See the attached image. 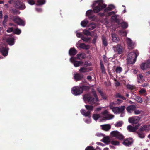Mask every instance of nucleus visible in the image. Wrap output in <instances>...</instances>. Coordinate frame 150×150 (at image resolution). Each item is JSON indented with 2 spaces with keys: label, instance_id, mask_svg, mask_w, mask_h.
Listing matches in <instances>:
<instances>
[{
  "label": "nucleus",
  "instance_id": "f3484780",
  "mask_svg": "<svg viewBox=\"0 0 150 150\" xmlns=\"http://www.w3.org/2000/svg\"><path fill=\"white\" fill-rule=\"evenodd\" d=\"M139 127V125H137L135 127H132L131 125H129L127 127V130L130 132H134Z\"/></svg>",
  "mask_w": 150,
  "mask_h": 150
},
{
  "label": "nucleus",
  "instance_id": "4468645a",
  "mask_svg": "<svg viewBox=\"0 0 150 150\" xmlns=\"http://www.w3.org/2000/svg\"><path fill=\"white\" fill-rule=\"evenodd\" d=\"M77 47H79L84 49H88L90 46L89 45H86L83 43H80L79 42L76 44Z\"/></svg>",
  "mask_w": 150,
  "mask_h": 150
},
{
  "label": "nucleus",
  "instance_id": "9b49d317",
  "mask_svg": "<svg viewBox=\"0 0 150 150\" xmlns=\"http://www.w3.org/2000/svg\"><path fill=\"white\" fill-rule=\"evenodd\" d=\"M15 6L17 8H19L21 10L24 9L25 8V5L21 3L19 0H17L15 4Z\"/></svg>",
  "mask_w": 150,
  "mask_h": 150
},
{
  "label": "nucleus",
  "instance_id": "ea45409f",
  "mask_svg": "<svg viewBox=\"0 0 150 150\" xmlns=\"http://www.w3.org/2000/svg\"><path fill=\"white\" fill-rule=\"evenodd\" d=\"M100 66H101V69L102 70V72L103 74H105V70L104 68V67L101 62H100Z\"/></svg>",
  "mask_w": 150,
  "mask_h": 150
},
{
  "label": "nucleus",
  "instance_id": "7ed1b4c3",
  "mask_svg": "<svg viewBox=\"0 0 150 150\" xmlns=\"http://www.w3.org/2000/svg\"><path fill=\"white\" fill-rule=\"evenodd\" d=\"M139 54L137 52H133L130 53L127 56V61L128 64H133L136 61V59Z\"/></svg>",
  "mask_w": 150,
  "mask_h": 150
},
{
  "label": "nucleus",
  "instance_id": "0eeeda50",
  "mask_svg": "<svg viewBox=\"0 0 150 150\" xmlns=\"http://www.w3.org/2000/svg\"><path fill=\"white\" fill-rule=\"evenodd\" d=\"M11 19L15 23L18 25H24L25 23L24 21L21 19L18 16H14L11 18Z\"/></svg>",
  "mask_w": 150,
  "mask_h": 150
},
{
  "label": "nucleus",
  "instance_id": "69168bd1",
  "mask_svg": "<svg viewBox=\"0 0 150 150\" xmlns=\"http://www.w3.org/2000/svg\"><path fill=\"white\" fill-rule=\"evenodd\" d=\"M76 36L78 37H81L82 36L81 33H76Z\"/></svg>",
  "mask_w": 150,
  "mask_h": 150
},
{
  "label": "nucleus",
  "instance_id": "a18cd8bd",
  "mask_svg": "<svg viewBox=\"0 0 150 150\" xmlns=\"http://www.w3.org/2000/svg\"><path fill=\"white\" fill-rule=\"evenodd\" d=\"M122 68L120 67H117L116 69V71L117 73H119L122 71Z\"/></svg>",
  "mask_w": 150,
  "mask_h": 150
},
{
  "label": "nucleus",
  "instance_id": "473e14b6",
  "mask_svg": "<svg viewBox=\"0 0 150 150\" xmlns=\"http://www.w3.org/2000/svg\"><path fill=\"white\" fill-rule=\"evenodd\" d=\"M88 27L89 30H92L96 27V25L93 23H91L88 25Z\"/></svg>",
  "mask_w": 150,
  "mask_h": 150
},
{
  "label": "nucleus",
  "instance_id": "f704fd0d",
  "mask_svg": "<svg viewBox=\"0 0 150 150\" xmlns=\"http://www.w3.org/2000/svg\"><path fill=\"white\" fill-rule=\"evenodd\" d=\"M100 117L99 114H94L93 116V119L95 120H97Z\"/></svg>",
  "mask_w": 150,
  "mask_h": 150
},
{
  "label": "nucleus",
  "instance_id": "e433bc0d",
  "mask_svg": "<svg viewBox=\"0 0 150 150\" xmlns=\"http://www.w3.org/2000/svg\"><path fill=\"white\" fill-rule=\"evenodd\" d=\"M77 58L79 59H83L84 57V55L83 53L78 54L77 55Z\"/></svg>",
  "mask_w": 150,
  "mask_h": 150
},
{
  "label": "nucleus",
  "instance_id": "6e6d98bb",
  "mask_svg": "<svg viewBox=\"0 0 150 150\" xmlns=\"http://www.w3.org/2000/svg\"><path fill=\"white\" fill-rule=\"evenodd\" d=\"M141 111H139L137 110H135L134 111V114L136 115L139 114L141 113Z\"/></svg>",
  "mask_w": 150,
  "mask_h": 150
},
{
  "label": "nucleus",
  "instance_id": "1a4fd4ad",
  "mask_svg": "<svg viewBox=\"0 0 150 150\" xmlns=\"http://www.w3.org/2000/svg\"><path fill=\"white\" fill-rule=\"evenodd\" d=\"M141 69L143 70H146L150 68V59L147 60L146 62L143 63L140 66Z\"/></svg>",
  "mask_w": 150,
  "mask_h": 150
},
{
  "label": "nucleus",
  "instance_id": "4c0bfd02",
  "mask_svg": "<svg viewBox=\"0 0 150 150\" xmlns=\"http://www.w3.org/2000/svg\"><path fill=\"white\" fill-rule=\"evenodd\" d=\"M114 117V116L112 114H108L106 115V119L110 120L113 118Z\"/></svg>",
  "mask_w": 150,
  "mask_h": 150
},
{
  "label": "nucleus",
  "instance_id": "13d9d810",
  "mask_svg": "<svg viewBox=\"0 0 150 150\" xmlns=\"http://www.w3.org/2000/svg\"><path fill=\"white\" fill-rule=\"evenodd\" d=\"M85 150H95L92 147L88 146L85 149Z\"/></svg>",
  "mask_w": 150,
  "mask_h": 150
},
{
  "label": "nucleus",
  "instance_id": "58836bf2",
  "mask_svg": "<svg viewBox=\"0 0 150 150\" xmlns=\"http://www.w3.org/2000/svg\"><path fill=\"white\" fill-rule=\"evenodd\" d=\"M121 26L123 28H126L128 27L127 24L125 22L121 23Z\"/></svg>",
  "mask_w": 150,
  "mask_h": 150
},
{
  "label": "nucleus",
  "instance_id": "cd10ccee",
  "mask_svg": "<svg viewBox=\"0 0 150 150\" xmlns=\"http://www.w3.org/2000/svg\"><path fill=\"white\" fill-rule=\"evenodd\" d=\"M119 16L117 15H115L112 16V20L115 21L117 23H119L120 21L119 20Z\"/></svg>",
  "mask_w": 150,
  "mask_h": 150
},
{
  "label": "nucleus",
  "instance_id": "f257e3e1",
  "mask_svg": "<svg viewBox=\"0 0 150 150\" xmlns=\"http://www.w3.org/2000/svg\"><path fill=\"white\" fill-rule=\"evenodd\" d=\"M93 93L94 97L90 94H86L83 96L84 100L85 103L87 102L90 104H95V105H99V100L95 92L93 91Z\"/></svg>",
  "mask_w": 150,
  "mask_h": 150
},
{
  "label": "nucleus",
  "instance_id": "ddd939ff",
  "mask_svg": "<svg viewBox=\"0 0 150 150\" xmlns=\"http://www.w3.org/2000/svg\"><path fill=\"white\" fill-rule=\"evenodd\" d=\"M113 49L115 52H117L119 54H120L122 51V47L119 45L114 46Z\"/></svg>",
  "mask_w": 150,
  "mask_h": 150
},
{
  "label": "nucleus",
  "instance_id": "338daca9",
  "mask_svg": "<svg viewBox=\"0 0 150 150\" xmlns=\"http://www.w3.org/2000/svg\"><path fill=\"white\" fill-rule=\"evenodd\" d=\"M70 61L71 62L74 63V62L75 61V59L73 57H71L70 59Z\"/></svg>",
  "mask_w": 150,
  "mask_h": 150
},
{
  "label": "nucleus",
  "instance_id": "f8f14e48",
  "mask_svg": "<svg viewBox=\"0 0 150 150\" xmlns=\"http://www.w3.org/2000/svg\"><path fill=\"white\" fill-rule=\"evenodd\" d=\"M113 49L115 52H117L119 54H120L122 51V47L119 45L114 46Z\"/></svg>",
  "mask_w": 150,
  "mask_h": 150
},
{
  "label": "nucleus",
  "instance_id": "de8ad7c7",
  "mask_svg": "<svg viewBox=\"0 0 150 150\" xmlns=\"http://www.w3.org/2000/svg\"><path fill=\"white\" fill-rule=\"evenodd\" d=\"M45 2V0H38V3L39 5H41L44 4Z\"/></svg>",
  "mask_w": 150,
  "mask_h": 150
},
{
  "label": "nucleus",
  "instance_id": "7c9ffc66",
  "mask_svg": "<svg viewBox=\"0 0 150 150\" xmlns=\"http://www.w3.org/2000/svg\"><path fill=\"white\" fill-rule=\"evenodd\" d=\"M82 62L81 61H75L74 62V65L75 67H77L82 65Z\"/></svg>",
  "mask_w": 150,
  "mask_h": 150
},
{
  "label": "nucleus",
  "instance_id": "052dcab7",
  "mask_svg": "<svg viewBox=\"0 0 150 150\" xmlns=\"http://www.w3.org/2000/svg\"><path fill=\"white\" fill-rule=\"evenodd\" d=\"M114 104H115V103L113 102L111 103H110V105H109L110 109H112V108H113L114 107L113 106L114 105Z\"/></svg>",
  "mask_w": 150,
  "mask_h": 150
},
{
  "label": "nucleus",
  "instance_id": "09e8293b",
  "mask_svg": "<svg viewBox=\"0 0 150 150\" xmlns=\"http://www.w3.org/2000/svg\"><path fill=\"white\" fill-rule=\"evenodd\" d=\"M83 32L85 35H86L88 36L90 35V33L87 30H84L83 31Z\"/></svg>",
  "mask_w": 150,
  "mask_h": 150
},
{
  "label": "nucleus",
  "instance_id": "bb28decb",
  "mask_svg": "<svg viewBox=\"0 0 150 150\" xmlns=\"http://www.w3.org/2000/svg\"><path fill=\"white\" fill-rule=\"evenodd\" d=\"M102 141L105 143L108 144V143L110 142V141L109 137H103V138Z\"/></svg>",
  "mask_w": 150,
  "mask_h": 150
},
{
  "label": "nucleus",
  "instance_id": "79ce46f5",
  "mask_svg": "<svg viewBox=\"0 0 150 150\" xmlns=\"http://www.w3.org/2000/svg\"><path fill=\"white\" fill-rule=\"evenodd\" d=\"M138 82L139 83H141V82L140 81H139V79L142 80V81H143L144 80L143 76L141 74H139L138 76Z\"/></svg>",
  "mask_w": 150,
  "mask_h": 150
},
{
  "label": "nucleus",
  "instance_id": "a19ab883",
  "mask_svg": "<svg viewBox=\"0 0 150 150\" xmlns=\"http://www.w3.org/2000/svg\"><path fill=\"white\" fill-rule=\"evenodd\" d=\"M102 40L103 44L105 46H106L107 45V42L106 41V40L105 37H103L102 38Z\"/></svg>",
  "mask_w": 150,
  "mask_h": 150
},
{
  "label": "nucleus",
  "instance_id": "c03bdc74",
  "mask_svg": "<svg viewBox=\"0 0 150 150\" xmlns=\"http://www.w3.org/2000/svg\"><path fill=\"white\" fill-rule=\"evenodd\" d=\"M81 38L83 41L86 42H88L90 39V38H86L83 36H82Z\"/></svg>",
  "mask_w": 150,
  "mask_h": 150
},
{
  "label": "nucleus",
  "instance_id": "49530a36",
  "mask_svg": "<svg viewBox=\"0 0 150 150\" xmlns=\"http://www.w3.org/2000/svg\"><path fill=\"white\" fill-rule=\"evenodd\" d=\"M111 144L114 145H118L119 144V142L117 141H112L111 142Z\"/></svg>",
  "mask_w": 150,
  "mask_h": 150
},
{
  "label": "nucleus",
  "instance_id": "6e6552de",
  "mask_svg": "<svg viewBox=\"0 0 150 150\" xmlns=\"http://www.w3.org/2000/svg\"><path fill=\"white\" fill-rule=\"evenodd\" d=\"M110 134L112 137H115L117 138L120 139H122L124 138L123 136L117 131L112 132L110 133Z\"/></svg>",
  "mask_w": 150,
  "mask_h": 150
},
{
  "label": "nucleus",
  "instance_id": "37998d69",
  "mask_svg": "<svg viewBox=\"0 0 150 150\" xmlns=\"http://www.w3.org/2000/svg\"><path fill=\"white\" fill-rule=\"evenodd\" d=\"M135 100H136V101L139 103H141L142 101V99L138 96H136L135 97Z\"/></svg>",
  "mask_w": 150,
  "mask_h": 150
},
{
  "label": "nucleus",
  "instance_id": "f03ea898",
  "mask_svg": "<svg viewBox=\"0 0 150 150\" xmlns=\"http://www.w3.org/2000/svg\"><path fill=\"white\" fill-rule=\"evenodd\" d=\"M93 6H96L93 9L94 12L97 13L105 8L106 6V5L103 3L102 0H98L93 2Z\"/></svg>",
  "mask_w": 150,
  "mask_h": 150
},
{
  "label": "nucleus",
  "instance_id": "4be33fe9",
  "mask_svg": "<svg viewBox=\"0 0 150 150\" xmlns=\"http://www.w3.org/2000/svg\"><path fill=\"white\" fill-rule=\"evenodd\" d=\"M135 108L136 107L135 106L131 105L127 107L126 110L128 112L131 113Z\"/></svg>",
  "mask_w": 150,
  "mask_h": 150
},
{
  "label": "nucleus",
  "instance_id": "a211bd4d",
  "mask_svg": "<svg viewBox=\"0 0 150 150\" xmlns=\"http://www.w3.org/2000/svg\"><path fill=\"white\" fill-rule=\"evenodd\" d=\"M83 77V75L82 74H79L76 73L74 74V78L76 81L81 80Z\"/></svg>",
  "mask_w": 150,
  "mask_h": 150
},
{
  "label": "nucleus",
  "instance_id": "c85d7f7f",
  "mask_svg": "<svg viewBox=\"0 0 150 150\" xmlns=\"http://www.w3.org/2000/svg\"><path fill=\"white\" fill-rule=\"evenodd\" d=\"M114 8L115 7L114 5H109L108 7L105 8V12H107L108 11H110L114 9Z\"/></svg>",
  "mask_w": 150,
  "mask_h": 150
},
{
  "label": "nucleus",
  "instance_id": "20e7f679",
  "mask_svg": "<svg viewBox=\"0 0 150 150\" xmlns=\"http://www.w3.org/2000/svg\"><path fill=\"white\" fill-rule=\"evenodd\" d=\"M86 108L88 110L87 111L83 109H82L81 110V113L84 116L86 117H88L90 118L91 116L90 114L91 112L93 111V106L92 105H85Z\"/></svg>",
  "mask_w": 150,
  "mask_h": 150
},
{
  "label": "nucleus",
  "instance_id": "72a5a7b5",
  "mask_svg": "<svg viewBox=\"0 0 150 150\" xmlns=\"http://www.w3.org/2000/svg\"><path fill=\"white\" fill-rule=\"evenodd\" d=\"M13 33L19 35L21 33V30L18 28L14 29L13 31Z\"/></svg>",
  "mask_w": 150,
  "mask_h": 150
},
{
  "label": "nucleus",
  "instance_id": "423d86ee",
  "mask_svg": "<svg viewBox=\"0 0 150 150\" xmlns=\"http://www.w3.org/2000/svg\"><path fill=\"white\" fill-rule=\"evenodd\" d=\"M125 108V106H123L119 107H114L112 109L113 112L115 114L122 113H123V112Z\"/></svg>",
  "mask_w": 150,
  "mask_h": 150
},
{
  "label": "nucleus",
  "instance_id": "680f3d73",
  "mask_svg": "<svg viewBox=\"0 0 150 150\" xmlns=\"http://www.w3.org/2000/svg\"><path fill=\"white\" fill-rule=\"evenodd\" d=\"M139 137L141 138H144L145 137V135L142 133H140L139 134Z\"/></svg>",
  "mask_w": 150,
  "mask_h": 150
},
{
  "label": "nucleus",
  "instance_id": "39448f33",
  "mask_svg": "<svg viewBox=\"0 0 150 150\" xmlns=\"http://www.w3.org/2000/svg\"><path fill=\"white\" fill-rule=\"evenodd\" d=\"M86 87V86H84L81 87H74L71 90V93L73 94L76 96L80 95L82 93L83 90Z\"/></svg>",
  "mask_w": 150,
  "mask_h": 150
},
{
  "label": "nucleus",
  "instance_id": "b1692460",
  "mask_svg": "<svg viewBox=\"0 0 150 150\" xmlns=\"http://www.w3.org/2000/svg\"><path fill=\"white\" fill-rule=\"evenodd\" d=\"M140 131H149L150 130V126L149 125H144L140 129Z\"/></svg>",
  "mask_w": 150,
  "mask_h": 150
},
{
  "label": "nucleus",
  "instance_id": "6ab92c4d",
  "mask_svg": "<svg viewBox=\"0 0 150 150\" xmlns=\"http://www.w3.org/2000/svg\"><path fill=\"white\" fill-rule=\"evenodd\" d=\"M133 143V140L132 138H128L125 140L123 142L124 145L126 146H129L131 145Z\"/></svg>",
  "mask_w": 150,
  "mask_h": 150
},
{
  "label": "nucleus",
  "instance_id": "603ef678",
  "mask_svg": "<svg viewBox=\"0 0 150 150\" xmlns=\"http://www.w3.org/2000/svg\"><path fill=\"white\" fill-rule=\"evenodd\" d=\"M127 88L129 89H132L134 88V86L132 85L129 84L127 86Z\"/></svg>",
  "mask_w": 150,
  "mask_h": 150
},
{
  "label": "nucleus",
  "instance_id": "412c9836",
  "mask_svg": "<svg viewBox=\"0 0 150 150\" xmlns=\"http://www.w3.org/2000/svg\"><path fill=\"white\" fill-rule=\"evenodd\" d=\"M14 40L13 37L10 36L7 38V41L9 45H12L14 44Z\"/></svg>",
  "mask_w": 150,
  "mask_h": 150
},
{
  "label": "nucleus",
  "instance_id": "393cba45",
  "mask_svg": "<svg viewBox=\"0 0 150 150\" xmlns=\"http://www.w3.org/2000/svg\"><path fill=\"white\" fill-rule=\"evenodd\" d=\"M77 53L76 50L74 48H71L70 49L69 53L70 55H74Z\"/></svg>",
  "mask_w": 150,
  "mask_h": 150
},
{
  "label": "nucleus",
  "instance_id": "aec40b11",
  "mask_svg": "<svg viewBox=\"0 0 150 150\" xmlns=\"http://www.w3.org/2000/svg\"><path fill=\"white\" fill-rule=\"evenodd\" d=\"M102 129L105 131H108L111 128V126L110 124H106L101 125Z\"/></svg>",
  "mask_w": 150,
  "mask_h": 150
},
{
  "label": "nucleus",
  "instance_id": "864d4df0",
  "mask_svg": "<svg viewBox=\"0 0 150 150\" xmlns=\"http://www.w3.org/2000/svg\"><path fill=\"white\" fill-rule=\"evenodd\" d=\"M28 2L29 4L31 5H33L35 4V2L33 0H28Z\"/></svg>",
  "mask_w": 150,
  "mask_h": 150
},
{
  "label": "nucleus",
  "instance_id": "5fc2aeb1",
  "mask_svg": "<svg viewBox=\"0 0 150 150\" xmlns=\"http://www.w3.org/2000/svg\"><path fill=\"white\" fill-rule=\"evenodd\" d=\"M14 29L12 27L9 28L7 30V31L8 33H10L11 32H13Z\"/></svg>",
  "mask_w": 150,
  "mask_h": 150
},
{
  "label": "nucleus",
  "instance_id": "e2e57ef3",
  "mask_svg": "<svg viewBox=\"0 0 150 150\" xmlns=\"http://www.w3.org/2000/svg\"><path fill=\"white\" fill-rule=\"evenodd\" d=\"M100 92V94H101V96L102 97V98L103 99H106L107 98V97L106 96L104 95L103 94V93H102L101 92Z\"/></svg>",
  "mask_w": 150,
  "mask_h": 150
},
{
  "label": "nucleus",
  "instance_id": "2f4dec72",
  "mask_svg": "<svg viewBox=\"0 0 150 150\" xmlns=\"http://www.w3.org/2000/svg\"><path fill=\"white\" fill-rule=\"evenodd\" d=\"M93 13V11L92 10H88L87 11L86 13V16L89 17L90 18H92V17L91 16Z\"/></svg>",
  "mask_w": 150,
  "mask_h": 150
},
{
  "label": "nucleus",
  "instance_id": "5701e85b",
  "mask_svg": "<svg viewBox=\"0 0 150 150\" xmlns=\"http://www.w3.org/2000/svg\"><path fill=\"white\" fill-rule=\"evenodd\" d=\"M112 40L114 42H117L119 40V38L117 35L115 34H113L112 35Z\"/></svg>",
  "mask_w": 150,
  "mask_h": 150
},
{
  "label": "nucleus",
  "instance_id": "2eb2a0df",
  "mask_svg": "<svg viewBox=\"0 0 150 150\" xmlns=\"http://www.w3.org/2000/svg\"><path fill=\"white\" fill-rule=\"evenodd\" d=\"M126 42L129 48L132 49L134 47V43L130 38H127Z\"/></svg>",
  "mask_w": 150,
  "mask_h": 150
},
{
  "label": "nucleus",
  "instance_id": "8fccbe9b",
  "mask_svg": "<svg viewBox=\"0 0 150 150\" xmlns=\"http://www.w3.org/2000/svg\"><path fill=\"white\" fill-rule=\"evenodd\" d=\"M120 34L123 36H126L127 35V33L124 30L120 31Z\"/></svg>",
  "mask_w": 150,
  "mask_h": 150
},
{
  "label": "nucleus",
  "instance_id": "3c124183",
  "mask_svg": "<svg viewBox=\"0 0 150 150\" xmlns=\"http://www.w3.org/2000/svg\"><path fill=\"white\" fill-rule=\"evenodd\" d=\"M139 92L140 94H144L146 93V90L142 88L139 91Z\"/></svg>",
  "mask_w": 150,
  "mask_h": 150
},
{
  "label": "nucleus",
  "instance_id": "c9c22d12",
  "mask_svg": "<svg viewBox=\"0 0 150 150\" xmlns=\"http://www.w3.org/2000/svg\"><path fill=\"white\" fill-rule=\"evenodd\" d=\"M122 121H120L115 124L114 125L116 127H119L122 126Z\"/></svg>",
  "mask_w": 150,
  "mask_h": 150
},
{
  "label": "nucleus",
  "instance_id": "9d476101",
  "mask_svg": "<svg viewBox=\"0 0 150 150\" xmlns=\"http://www.w3.org/2000/svg\"><path fill=\"white\" fill-rule=\"evenodd\" d=\"M140 120V118L138 116H134L130 117L128 119L129 123L132 124H137Z\"/></svg>",
  "mask_w": 150,
  "mask_h": 150
},
{
  "label": "nucleus",
  "instance_id": "dca6fc26",
  "mask_svg": "<svg viewBox=\"0 0 150 150\" xmlns=\"http://www.w3.org/2000/svg\"><path fill=\"white\" fill-rule=\"evenodd\" d=\"M8 50V49L7 48H5L0 45V51L3 56H6L7 55Z\"/></svg>",
  "mask_w": 150,
  "mask_h": 150
},
{
  "label": "nucleus",
  "instance_id": "a878e982",
  "mask_svg": "<svg viewBox=\"0 0 150 150\" xmlns=\"http://www.w3.org/2000/svg\"><path fill=\"white\" fill-rule=\"evenodd\" d=\"M90 70H89L88 68L85 67H81L79 70V71L80 73H84L86 72L89 71Z\"/></svg>",
  "mask_w": 150,
  "mask_h": 150
},
{
  "label": "nucleus",
  "instance_id": "4d7b16f0",
  "mask_svg": "<svg viewBox=\"0 0 150 150\" xmlns=\"http://www.w3.org/2000/svg\"><path fill=\"white\" fill-rule=\"evenodd\" d=\"M12 12L15 14H19L20 13V12H18L16 10H12Z\"/></svg>",
  "mask_w": 150,
  "mask_h": 150
},
{
  "label": "nucleus",
  "instance_id": "c756f323",
  "mask_svg": "<svg viewBox=\"0 0 150 150\" xmlns=\"http://www.w3.org/2000/svg\"><path fill=\"white\" fill-rule=\"evenodd\" d=\"M88 22L86 19H85L82 21L81 23V26L83 27H85L88 24Z\"/></svg>",
  "mask_w": 150,
  "mask_h": 150
},
{
  "label": "nucleus",
  "instance_id": "0e129e2a",
  "mask_svg": "<svg viewBox=\"0 0 150 150\" xmlns=\"http://www.w3.org/2000/svg\"><path fill=\"white\" fill-rule=\"evenodd\" d=\"M97 38V35H95L94 36V39H93V40L92 41V42L93 43H95L96 42Z\"/></svg>",
  "mask_w": 150,
  "mask_h": 150
},
{
  "label": "nucleus",
  "instance_id": "774afa93",
  "mask_svg": "<svg viewBox=\"0 0 150 150\" xmlns=\"http://www.w3.org/2000/svg\"><path fill=\"white\" fill-rule=\"evenodd\" d=\"M103 60L104 62H106V61H107V59L106 57V56H105V55H104L103 56Z\"/></svg>",
  "mask_w": 150,
  "mask_h": 150
},
{
  "label": "nucleus",
  "instance_id": "bf43d9fd",
  "mask_svg": "<svg viewBox=\"0 0 150 150\" xmlns=\"http://www.w3.org/2000/svg\"><path fill=\"white\" fill-rule=\"evenodd\" d=\"M96 135L98 137H104V135L101 133H97L96 134Z\"/></svg>",
  "mask_w": 150,
  "mask_h": 150
}]
</instances>
